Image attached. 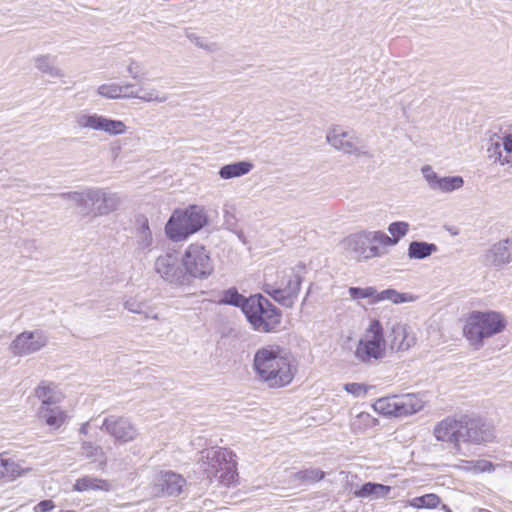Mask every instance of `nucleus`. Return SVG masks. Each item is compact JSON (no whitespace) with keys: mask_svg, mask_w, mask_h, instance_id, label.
<instances>
[{"mask_svg":"<svg viewBox=\"0 0 512 512\" xmlns=\"http://www.w3.org/2000/svg\"><path fill=\"white\" fill-rule=\"evenodd\" d=\"M433 435L436 440L452 445L453 453L458 457H469L473 454L470 445H480L492 441V428L480 418L461 416L447 417L438 422Z\"/></svg>","mask_w":512,"mask_h":512,"instance_id":"nucleus-1","label":"nucleus"},{"mask_svg":"<svg viewBox=\"0 0 512 512\" xmlns=\"http://www.w3.org/2000/svg\"><path fill=\"white\" fill-rule=\"evenodd\" d=\"M253 368L259 379L271 388L284 387L294 378L289 355L277 345H267L254 355Z\"/></svg>","mask_w":512,"mask_h":512,"instance_id":"nucleus-2","label":"nucleus"},{"mask_svg":"<svg viewBox=\"0 0 512 512\" xmlns=\"http://www.w3.org/2000/svg\"><path fill=\"white\" fill-rule=\"evenodd\" d=\"M64 200L73 201L82 217L97 218L117 211L122 204L118 192L106 188L91 187L79 191L62 193Z\"/></svg>","mask_w":512,"mask_h":512,"instance_id":"nucleus-3","label":"nucleus"},{"mask_svg":"<svg viewBox=\"0 0 512 512\" xmlns=\"http://www.w3.org/2000/svg\"><path fill=\"white\" fill-rule=\"evenodd\" d=\"M507 326L505 316L497 311H472L467 315L463 325V335L469 345L480 349L485 339L502 333Z\"/></svg>","mask_w":512,"mask_h":512,"instance_id":"nucleus-4","label":"nucleus"},{"mask_svg":"<svg viewBox=\"0 0 512 512\" xmlns=\"http://www.w3.org/2000/svg\"><path fill=\"white\" fill-rule=\"evenodd\" d=\"M208 223L204 206L189 205L184 209H175L165 225V234L173 242L186 240Z\"/></svg>","mask_w":512,"mask_h":512,"instance_id":"nucleus-5","label":"nucleus"},{"mask_svg":"<svg viewBox=\"0 0 512 512\" xmlns=\"http://www.w3.org/2000/svg\"><path fill=\"white\" fill-rule=\"evenodd\" d=\"M302 279L294 269H268L264 276V292L287 308L293 307L298 298Z\"/></svg>","mask_w":512,"mask_h":512,"instance_id":"nucleus-6","label":"nucleus"},{"mask_svg":"<svg viewBox=\"0 0 512 512\" xmlns=\"http://www.w3.org/2000/svg\"><path fill=\"white\" fill-rule=\"evenodd\" d=\"M385 233L380 230H362L346 237L345 251L359 262L380 258L388 253Z\"/></svg>","mask_w":512,"mask_h":512,"instance_id":"nucleus-7","label":"nucleus"},{"mask_svg":"<svg viewBox=\"0 0 512 512\" xmlns=\"http://www.w3.org/2000/svg\"><path fill=\"white\" fill-rule=\"evenodd\" d=\"M199 464L202 471L210 479H216L223 485L236 481V461L234 454L222 448H209L200 453Z\"/></svg>","mask_w":512,"mask_h":512,"instance_id":"nucleus-8","label":"nucleus"},{"mask_svg":"<svg viewBox=\"0 0 512 512\" xmlns=\"http://www.w3.org/2000/svg\"><path fill=\"white\" fill-rule=\"evenodd\" d=\"M358 363L371 364L387 356V341L378 320H372L359 338L353 351Z\"/></svg>","mask_w":512,"mask_h":512,"instance_id":"nucleus-9","label":"nucleus"},{"mask_svg":"<svg viewBox=\"0 0 512 512\" xmlns=\"http://www.w3.org/2000/svg\"><path fill=\"white\" fill-rule=\"evenodd\" d=\"M255 331L269 333L280 324L281 312L264 296L252 295L247 299L244 312Z\"/></svg>","mask_w":512,"mask_h":512,"instance_id":"nucleus-10","label":"nucleus"},{"mask_svg":"<svg viewBox=\"0 0 512 512\" xmlns=\"http://www.w3.org/2000/svg\"><path fill=\"white\" fill-rule=\"evenodd\" d=\"M425 405L417 394L391 395L377 399L373 409L385 417H406L422 410Z\"/></svg>","mask_w":512,"mask_h":512,"instance_id":"nucleus-11","label":"nucleus"},{"mask_svg":"<svg viewBox=\"0 0 512 512\" xmlns=\"http://www.w3.org/2000/svg\"><path fill=\"white\" fill-rule=\"evenodd\" d=\"M181 264L185 278L190 276L196 279H206L214 271L210 251L199 243L187 246L181 258Z\"/></svg>","mask_w":512,"mask_h":512,"instance_id":"nucleus-12","label":"nucleus"},{"mask_svg":"<svg viewBox=\"0 0 512 512\" xmlns=\"http://www.w3.org/2000/svg\"><path fill=\"white\" fill-rule=\"evenodd\" d=\"M74 124L80 130L102 132L111 137L123 135L128 130L127 125L121 120L86 110L74 114Z\"/></svg>","mask_w":512,"mask_h":512,"instance_id":"nucleus-13","label":"nucleus"},{"mask_svg":"<svg viewBox=\"0 0 512 512\" xmlns=\"http://www.w3.org/2000/svg\"><path fill=\"white\" fill-rule=\"evenodd\" d=\"M326 142L334 150L355 157L365 156V145L353 131L340 125L331 126L326 133Z\"/></svg>","mask_w":512,"mask_h":512,"instance_id":"nucleus-14","label":"nucleus"},{"mask_svg":"<svg viewBox=\"0 0 512 512\" xmlns=\"http://www.w3.org/2000/svg\"><path fill=\"white\" fill-rule=\"evenodd\" d=\"M48 344V337L41 330L23 331L9 344V352L16 357H27L39 352Z\"/></svg>","mask_w":512,"mask_h":512,"instance_id":"nucleus-15","label":"nucleus"},{"mask_svg":"<svg viewBox=\"0 0 512 512\" xmlns=\"http://www.w3.org/2000/svg\"><path fill=\"white\" fill-rule=\"evenodd\" d=\"M486 154L491 163L512 168V133L490 138Z\"/></svg>","mask_w":512,"mask_h":512,"instance_id":"nucleus-16","label":"nucleus"},{"mask_svg":"<svg viewBox=\"0 0 512 512\" xmlns=\"http://www.w3.org/2000/svg\"><path fill=\"white\" fill-rule=\"evenodd\" d=\"M154 269L161 278L170 283L185 281V273L175 251L171 250L159 255L155 260Z\"/></svg>","mask_w":512,"mask_h":512,"instance_id":"nucleus-17","label":"nucleus"},{"mask_svg":"<svg viewBox=\"0 0 512 512\" xmlns=\"http://www.w3.org/2000/svg\"><path fill=\"white\" fill-rule=\"evenodd\" d=\"M102 429L120 443L132 442L139 434L138 429L130 419L123 416L111 415L105 418Z\"/></svg>","mask_w":512,"mask_h":512,"instance_id":"nucleus-18","label":"nucleus"},{"mask_svg":"<svg viewBox=\"0 0 512 512\" xmlns=\"http://www.w3.org/2000/svg\"><path fill=\"white\" fill-rule=\"evenodd\" d=\"M186 484L185 479L173 471H158L154 475L152 494L160 496H177Z\"/></svg>","mask_w":512,"mask_h":512,"instance_id":"nucleus-19","label":"nucleus"},{"mask_svg":"<svg viewBox=\"0 0 512 512\" xmlns=\"http://www.w3.org/2000/svg\"><path fill=\"white\" fill-rule=\"evenodd\" d=\"M421 174L425 179L428 188L435 192L451 193L461 189L464 185L463 177L439 176L430 165H424L421 168Z\"/></svg>","mask_w":512,"mask_h":512,"instance_id":"nucleus-20","label":"nucleus"},{"mask_svg":"<svg viewBox=\"0 0 512 512\" xmlns=\"http://www.w3.org/2000/svg\"><path fill=\"white\" fill-rule=\"evenodd\" d=\"M487 265L500 269L512 262V239L505 238L492 244L484 254Z\"/></svg>","mask_w":512,"mask_h":512,"instance_id":"nucleus-21","label":"nucleus"},{"mask_svg":"<svg viewBox=\"0 0 512 512\" xmlns=\"http://www.w3.org/2000/svg\"><path fill=\"white\" fill-rule=\"evenodd\" d=\"M416 343V335L413 329L405 324H395L391 329L390 349L406 351Z\"/></svg>","mask_w":512,"mask_h":512,"instance_id":"nucleus-22","label":"nucleus"},{"mask_svg":"<svg viewBox=\"0 0 512 512\" xmlns=\"http://www.w3.org/2000/svg\"><path fill=\"white\" fill-rule=\"evenodd\" d=\"M37 419L52 430H58L63 426L67 419V412L59 405L39 406L36 412Z\"/></svg>","mask_w":512,"mask_h":512,"instance_id":"nucleus-23","label":"nucleus"},{"mask_svg":"<svg viewBox=\"0 0 512 512\" xmlns=\"http://www.w3.org/2000/svg\"><path fill=\"white\" fill-rule=\"evenodd\" d=\"M135 85L130 82L118 83L109 81L97 87V95L108 100L130 99L134 96L132 89Z\"/></svg>","mask_w":512,"mask_h":512,"instance_id":"nucleus-24","label":"nucleus"},{"mask_svg":"<svg viewBox=\"0 0 512 512\" xmlns=\"http://www.w3.org/2000/svg\"><path fill=\"white\" fill-rule=\"evenodd\" d=\"M35 397L41 402L40 406H55L64 399V394L53 382L42 381L34 390Z\"/></svg>","mask_w":512,"mask_h":512,"instance_id":"nucleus-25","label":"nucleus"},{"mask_svg":"<svg viewBox=\"0 0 512 512\" xmlns=\"http://www.w3.org/2000/svg\"><path fill=\"white\" fill-rule=\"evenodd\" d=\"M31 471L32 468L24 467L21 462L7 457L5 453L0 454V480L11 482Z\"/></svg>","mask_w":512,"mask_h":512,"instance_id":"nucleus-26","label":"nucleus"},{"mask_svg":"<svg viewBox=\"0 0 512 512\" xmlns=\"http://www.w3.org/2000/svg\"><path fill=\"white\" fill-rule=\"evenodd\" d=\"M253 168L254 165L250 161H239L222 166L218 175L223 180H229L247 175Z\"/></svg>","mask_w":512,"mask_h":512,"instance_id":"nucleus-27","label":"nucleus"},{"mask_svg":"<svg viewBox=\"0 0 512 512\" xmlns=\"http://www.w3.org/2000/svg\"><path fill=\"white\" fill-rule=\"evenodd\" d=\"M132 93L134 96H131V98H135L146 103H164L169 99L167 93L152 86H140L137 90L133 88Z\"/></svg>","mask_w":512,"mask_h":512,"instance_id":"nucleus-28","label":"nucleus"},{"mask_svg":"<svg viewBox=\"0 0 512 512\" xmlns=\"http://www.w3.org/2000/svg\"><path fill=\"white\" fill-rule=\"evenodd\" d=\"M112 489V485L108 480L99 479L93 476H84L76 480L73 490L85 492L89 490H101L108 492Z\"/></svg>","mask_w":512,"mask_h":512,"instance_id":"nucleus-29","label":"nucleus"},{"mask_svg":"<svg viewBox=\"0 0 512 512\" xmlns=\"http://www.w3.org/2000/svg\"><path fill=\"white\" fill-rule=\"evenodd\" d=\"M378 420L367 412H359L350 419V430L354 434H363L370 428L376 426Z\"/></svg>","mask_w":512,"mask_h":512,"instance_id":"nucleus-30","label":"nucleus"},{"mask_svg":"<svg viewBox=\"0 0 512 512\" xmlns=\"http://www.w3.org/2000/svg\"><path fill=\"white\" fill-rule=\"evenodd\" d=\"M392 488L387 485L368 482L365 483L359 490L355 491V496L358 498L381 499L386 498L391 492Z\"/></svg>","mask_w":512,"mask_h":512,"instance_id":"nucleus-31","label":"nucleus"},{"mask_svg":"<svg viewBox=\"0 0 512 512\" xmlns=\"http://www.w3.org/2000/svg\"><path fill=\"white\" fill-rule=\"evenodd\" d=\"M34 66L43 74L52 78L62 77L63 73L56 65V58L51 55H39L34 58Z\"/></svg>","mask_w":512,"mask_h":512,"instance_id":"nucleus-32","label":"nucleus"},{"mask_svg":"<svg viewBox=\"0 0 512 512\" xmlns=\"http://www.w3.org/2000/svg\"><path fill=\"white\" fill-rule=\"evenodd\" d=\"M437 251L438 247L433 243L412 241L408 246L407 255L409 259L422 260L428 258Z\"/></svg>","mask_w":512,"mask_h":512,"instance_id":"nucleus-33","label":"nucleus"},{"mask_svg":"<svg viewBox=\"0 0 512 512\" xmlns=\"http://www.w3.org/2000/svg\"><path fill=\"white\" fill-rule=\"evenodd\" d=\"M410 225L404 221L393 222L388 226V232L390 235L385 233V238L389 242H385L387 247L395 246L399 240L407 235L409 232Z\"/></svg>","mask_w":512,"mask_h":512,"instance_id":"nucleus-34","label":"nucleus"},{"mask_svg":"<svg viewBox=\"0 0 512 512\" xmlns=\"http://www.w3.org/2000/svg\"><path fill=\"white\" fill-rule=\"evenodd\" d=\"M325 473L318 468H308L293 474L292 479L299 484H312L322 480Z\"/></svg>","mask_w":512,"mask_h":512,"instance_id":"nucleus-35","label":"nucleus"},{"mask_svg":"<svg viewBox=\"0 0 512 512\" xmlns=\"http://www.w3.org/2000/svg\"><path fill=\"white\" fill-rule=\"evenodd\" d=\"M152 243V232L150 230L148 220L144 218L136 234L137 249L140 251L148 250Z\"/></svg>","mask_w":512,"mask_h":512,"instance_id":"nucleus-36","label":"nucleus"},{"mask_svg":"<svg viewBox=\"0 0 512 512\" xmlns=\"http://www.w3.org/2000/svg\"><path fill=\"white\" fill-rule=\"evenodd\" d=\"M247 299L248 298H245L243 295L239 294L235 288H230L223 292L219 302L222 304L240 307L242 312L244 313Z\"/></svg>","mask_w":512,"mask_h":512,"instance_id":"nucleus-37","label":"nucleus"},{"mask_svg":"<svg viewBox=\"0 0 512 512\" xmlns=\"http://www.w3.org/2000/svg\"><path fill=\"white\" fill-rule=\"evenodd\" d=\"M81 450L84 457L93 461L100 460V465L105 466L106 456L100 446L94 445L91 442H83Z\"/></svg>","mask_w":512,"mask_h":512,"instance_id":"nucleus-38","label":"nucleus"},{"mask_svg":"<svg viewBox=\"0 0 512 512\" xmlns=\"http://www.w3.org/2000/svg\"><path fill=\"white\" fill-rule=\"evenodd\" d=\"M440 503V498L436 494H426L420 497H415L409 501V505L413 508H436Z\"/></svg>","mask_w":512,"mask_h":512,"instance_id":"nucleus-39","label":"nucleus"},{"mask_svg":"<svg viewBox=\"0 0 512 512\" xmlns=\"http://www.w3.org/2000/svg\"><path fill=\"white\" fill-rule=\"evenodd\" d=\"M412 297L405 293H399L393 289H387L380 293L376 292V302L389 300L395 304L410 301Z\"/></svg>","mask_w":512,"mask_h":512,"instance_id":"nucleus-40","label":"nucleus"},{"mask_svg":"<svg viewBox=\"0 0 512 512\" xmlns=\"http://www.w3.org/2000/svg\"><path fill=\"white\" fill-rule=\"evenodd\" d=\"M464 470L472 472L474 474L483 473V472H491L494 470V465L487 460H477L465 462Z\"/></svg>","mask_w":512,"mask_h":512,"instance_id":"nucleus-41","label":"nucleus"},{"mask_svg":"<svg viewBox=\"0 0 512 512\" xmlns=\"http://www.w3.org/2000/svg\"><path fill=\"white\" fill-rule=\"evenodd\" d=\"M349 297L353 300H360L365 298H374L376 301V289L374 287H350L348 290Z\"/></svg>","mask_w":512,"mask_h":512,"instance_id":"nucleus-42","label":"nucleus"},{"mask_svg":"<svg viewBox=\"0 0 512 512\" xmlns=\"http://www.w3.org/2000/svg\"><path fill=\"white\" fill-rule=\"evenodd\" d=\"M343 389L348 393L351 394L353 397L361 398L365 397L368 393V386L364 383H346L343 385Z\"/></svg>","mask_w":512,"mask_h":512,"instance_id":"nucleus-43","label":"nucleus"},{"mask_svg":"<svg viewBox=\"0 0 512 512\" xmlns=\"http://www.w3.org/2000/svg\"><path fill=\"white\" fill-rule=\"evenodd\" d=\"M141 64L135 59H129L126 65V71L132 79H138L141 72Z\"/></svg>","mask_w":512,"mask_h":512,"instance_id":"nucleus-44","label":"nucleus"},{"mask_svg":"<svg viewBox=\"0 0 512 512\" xmlns=\"http://www.w3.org/2000/svg\"><path fill=\"white\" fill-rule=\"evenodd\" d=\"M55 505L52 500H43L39 502L35 507V512H50L54 509Z\"/></svg>","mask_w":512,"mask_h":512,"instance_id":"nucleus-45","label":"nucleus"},{"mask_svg":"<svg viewBox=\"0 0 512 512\" xmlns=\"http://www.w3.org/2000/svg\"><path fill=\"white\" fill-rule=\"evenodd\" d=\"M125 308L128 310V311H131L133 313H139L140 312V308L139 307H134V304L131 303L130 301H126L125 304H124Z\"/></svg>","mask_w":512,"mask_h":512,"instance_id":"nucleus-46","label":"nucleus"},{"mask_svg":"<svg viewBox=\"0 0 512 512\" xmlns=\"http://www.w3.org/2000/svg\"><path fill=\"white\" fill-rule=\"evenodd\" d=\"M80 433L86 435L88 433V423H84L80 428Z\"/></svg>","mask_w":512,"mask_h":512,"instance_id":"nucleus-47","label":"nucleus"},{"mask_svg":"<svg viewBox=\"0 0 512 512\" xmlns=\"http://www.w3.org/2000/svg\"><path fill=\"white\" fill-rule=\"evenodd\" d=\"M65 512H74V511H70V510H69V511H65Z\"/></svg>","mask_w":512,"mask_h":512,"instance_id":"nucleus-48","label":"nucleus"}]
</instances>
